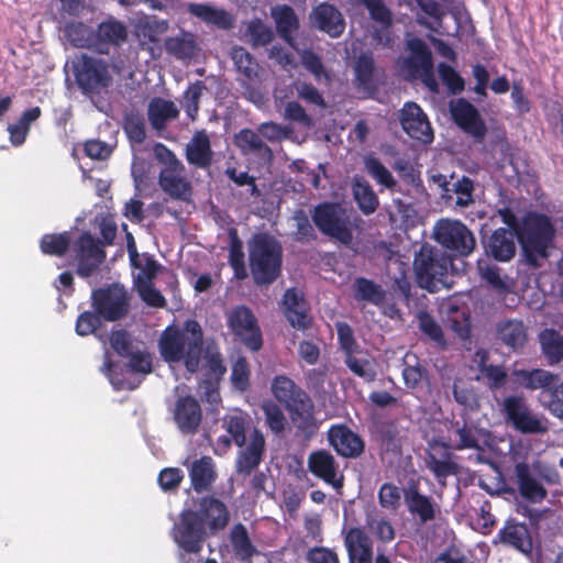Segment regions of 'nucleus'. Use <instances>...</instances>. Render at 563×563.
<instances>
[{
	"label": "nucleus",
	"mask_w": 563,
	"mask_h": 563,
	"mask_svg": "<svg viewBox=\"0 0 563 563\" xmlns=\"http://www.w3.org/2000/svg\"><path fill=\"white\" fill-rule=\"evenodd\" d=\"M202 346V329L196 320L185 322L183 330L166 329L159 340V351L167 362L185 361L190 373L199 368Z\"/></svg>",
	"instance_id": "obj_1"
},
{
	"label": "nucleus",
	"mask_w": 563,
	"mask_h": 563,
	"mask_svg": "<svg viewBox=\"0 0 563 563\" xmlns=\"http://www.w3.org/2000/svg\"><path fill=\"white\" fill-rule=\"evenodd\" d=\"M526 262L537 268L541 260L549 256L548 250L552 246L555 229L545 214L528 213L516 229Z\"/></svg>",
	"instance_id": "obj_2"
},
{
	"label": "nucleus",
	"mask_w": 563,
	"mask_h": 563,
	"mask_svg": "<svg viewBox=\"0 0 563 563\" xmlns=\"http://www.w3.org/2000/svg\"><path fill=\"white\" fill-rule=\"evenodd\" d=\"M283 247L267 233L255 234L249 241L250 269L256 285H271L280 275Z\"/></svg>",
	"instance_id": "obj_3"
},
{
	"label": "nucleus",
	"mask_w": 563,
	"mask_h": 563,
	"mask_svg": "<svg viewBox=\"0 0 563 563\" xmlns=\"http://www.w3.org/2000/svg\"><path fill=\"white\" fill-rule=\"evenodd\" d=\"M319 231L344 245L353 241V230L361 229L362 219L353 210L339 203L324 202L316 206L311 214Z\"/></svg>",
	"instance_id": "obj_4"
},
{
	"label": "nucleus",
	"mask_w": 563,
	"mask_h": 563,
	"mask_svg": "<svg viewBox=\"0 0 563 563\" xmlns=\"http://www.w3.org/2000/svg\"><path fill=\"white\" fill-rule=\"evenodd\" d=\"M155 159L163 166L158 175V185L170 198L184 202L192 200L194 188L186 177V167L164 144L153 146Z\"/></svg>",
	"instance_id": "obj_5"
},
{
	"label": "nucleus",
	"mask_w": 563,
	"mask_h": 563,
	"mask_svg": "<svg viewBox=\"0 0 563 563\" xmlns=\"http://www.w3.org/2000/svg\"><path fill=\"white\" fill-rule=\"evenodd\" d=\"M407 55L399 57L397 65L407 80L420 79L432 92H439V84L433 71L432 53L420 38H410L406 44Z\"/></svg>",
	"instance_id": "obj_6"
},
{
	"label": "nucleus",
	"mask_w": 563,
	"mask_h": 563,
	"mask_svg": "<svg viewBox=\"0 0 563 563\" xmlns=\"http://www.w3.org/2000/svg\"><path fill=\"white\" fill-rule=\"evenodd\" d=\"M451 258L441 250L424 244L415 256L413 271L419 287L430 292L444 285Z\"/></svg>",
	"instance_id": "obj_7"
},
{
	"label": "nucleus",
	"mask_w": 563,
	"mask_h": 563,
	"mask_svg": "<svg viewBox=\"0 0 563 563\" xmlns=\"http://www.w3.org/2000/svg\"><path fill=\"white\" fill-rule=\"evenodd\" d=\"M276 399L291 412L292 422L305 429L312 422L313 404L308 394L286 376H276L272 383Z\"/></svg>",
	"instance_id": "obj_8"
},
{
	"label": "nucleus",
	"mask_w": 563,
	"mask_h": 563,
	"mask_svg": "<svg viewBox=\"0 0 563 563\" xmlns=\"http://www.w3.org/2000/svg\"><path fill=\"white\" fill-rule=\"evenodd\" d=\"M432 236L445 250L461 256L470 255L476 246L471 230L457 220H439L433 228Z\"/></svg>",
	"instance_id": "obj_9"
},
{
	"label": "nucleus",
	"mask_w": 563,
	"mask_h": 563,
	"mask_svg": "<svg viewBox=\"0 0 563 563\" xmlns=\"http://www.w3.org/2000/svg\"><path fill=\"white\" fill-rule=\"evenodd\" d=\"M501 411L506 422L521 433L538 434L548 431L544 421L532 412L523 397H506L501 404Z\"/></svg>",
	"instance_id": "obj_10"
},
{
	"label": "nucleus",
	"mask_w": 563,
	"mask_h": 563,
	"mask_svg": "<svg viewBox=\"0 0 563 563\" xmlns=\"http://www.w3.org/2000/svg\"><path fill=\"white\" fill-rule=\"evenodd\" d=\"M209 537L196 511L186 509L173 528L174 541L187 553H199L203 541Z\"/></svg>",
	"instance_id": "obj_11"
},
{
	"label": "nucleus",
	"mask_w": 563,
	"mask_h": 563,
	"mask_svg": "<svg viewBox=\"0 0 563 563\" xmlns=\"http://www.w3.org/2000/svg\"><path fill=\"white\" fill-rule=\"evenodd\" d=\"M228 324L232 332L252 351L262 347V332L252 310L245 306L232 308L228 314Z\"/></svg>",
	"instance_id": "obj_12"
},
{
	"label": "nucleus",
	"mask_w": 563,
	"mask_h": 563,
	"mask_svg": "<svg viewBox=\"0 0 563 563\" xmlns=\"http://www.w3.org/2000/svg\"><path fill=\"white\" fill-rule=\"evenodd\" d=\"M92 298L99 314L107 320L115 321L128 314L130 296L128 290L119 284L95 290Z\"/></svg>",
	"instance_id": "obj_13"
},
{
	"label": "nucleus",
	"mask_w": 563,
	"mask_h": 563,
	"mask_svg": "<svg viewBox=\"0 0 563 563\" xmlns=\"http://www.w3.org/2000/svg\"><path fill=\"white\" fill-rule=\"evenodd\" d=\"M229 57L239 74L238 80L245 89L247 97L253 100L256 95L253 87L262 79V66L255 57L241 45H233L229 52Z\"/></svg>",
	"instance_id": "obj_14"
},
{
	"label": "nucleus",
	"mask_w": 563,
	"mask_h": 563,
	"mask_svg": "<svg viewBox=\"0 0 563 563\" xmlns=\"http://www.w3.org/2000/svg\"><path fill=\"white\" fill-rule=\"evenodd\" d=\"M308 471L319 479L331 485L338 493L343 488L344 475L334 455L327 450H317L309 454Z\"/></svg>",
	"instance_id": "obj_15"
},
{
	"label": "nucleus",
	"mask_w": 563,
	"mask_h": 563,
	"mask_svg": "<svg viewBox=\"0 0 563 563\" xmlns=\"http://www.w3.org/2000/svg\"><path fill=\"white\" fill-rule=\"evenodd\" d=\"M451 449L453 448L441 439H432L428 442L427 467L439 479L456 475L460 472V466L454 461Z\"/></svg>",
	"instance_id": "obj_16"
},
{
	"label": "nucleus",
	"mask_w": 563,
	"mask_h": 563,
	"mask_svg": "<svg viewBox=\"0 0 563 563\" xmlns=\"http://www.w3.org/2000/svg\"><path fill=\"white\" fill-rule=\"evenodd\" d=\"M450 112L455 123L477 142H482L486 135V125L481 119L477 109L465 99H456L450 102Z\"/></svg>",
	"instance_id": "obj_17"
},
{
	"label": "nucleus",
	"mask_w": 563,
	"mask_h": 563,
	"mask_svg": "<svg viewBox=\"0 0 563 563\" xmlns=\"http://www.w3.org/2000/svg\"><path fill=\"white\" fill-rule=\"evenodd\" d=\"M399 121L404 131L412 139L430 143L433 132L422 109L415 102H406L400 110Z\"/></svg>",
	"instance_id": "obj_18"
},
{
	"label": "nucleus",
	"mask_w": 563,
	"mask_h": 563,
	"mask_svg": "<svg viewBox=\"0 0 563 563\" xmlns=\"http://www.w3.org/2000/svg\"><path fill=\"white\" fill-rule=\"evenodd\" d=\"M195 511L209 536H216L219 531L224 530L230 521L228 507L214 497H202L198 510Z\"/></svg>",
	"instance_id": "obj_19"
},
{
	"label": "nucleus",
	"mask_w": 563,
	"mask_h": 563,
	"mask_svg": "<svg viewBox=\"0 0 563 563\" xmlns=\"http://www.w3.org/2000/svg\"><path fill=\"white\" fill-rule=\"evenodd\" d=\"M110 79L106 64L82 55L76 69V80L84 91H98L107 87Z\"/></svg>",
	"instance_id": "obj_20"
},
{
	"label": "nucleus",
	"mask_w": 563,
	"mask_h": 563,
	"mask_svg": "<svg viewBox=\"0 0 563 563\" xmlns=\"http://www.w3.org/2000/svg\"><path fill=\"white\" fill-rule=\"evenodd\" d=\"M93 13L91 0H73V45L92 44L95 32L90 23L93 21Z\"/></svg>",
	"instance_id": "obj_21"
},
{
	"label": "nucleus",
	"mask_w": 563,
	"mask_h": 563,
	"mask_svg": "<svg viewBox=\"0 0 563 563\" xmlns=\"http://www.w3.org/2000/svg\"><path fill=\"white\" fill-rule=\"evenodd\" d=\"M264 452L265 438L258 429H253L238 454L236 473L244 477L249 476L261 464Z\"/></svg>",
	"instance_id": "obj_22"
},
{
	"label": "nucleus",
	"mask_w": 563,
	"mask_h": 563,
	"mask_svg": "<svg viewBox=\"0 0 563 563\" xmlns=\"http://www.w3.org/2000/svg\"><path fill=\"white\" fill-rule=\"evenodd\" d=\"M158 271V265L152 258L146 257L144 266L139 269L134 276V285L136 290L144 302L154 308H164L166 300L158 289L153 285Z\"/></svg>",
	"instance_id": "obj_23"
},
{
	"label": "nucleus",
	"mask_w": 563,
	"mask_h": 563,
	"mask_svg": "<svg viewBox=\"0 0 563 563\" xmlns=\"http://www.w3.org/2000/svg\"><path fill=\"white\" fill-rule=\"evenodd\" d=\"M328 440L334 450L344 457L355 459L364 452V441L346 426H333L328 432Z\"/></svg>",
	"instance_id": "obj_24"
},
{
	"label": "nucleus",
	"mask_w": 563,
	"mask_h": 563,
	"mask_svg": "<svg viewBox=\"0 0 563 563\" xmlns=\"http://www.w3.org/2000/svg\"><path fill=\"white\" fill-rule=\"evenodd\" d=\"M404 498L409 514L423 526L437 518L439 506L429 496L422 495L418 487L412 485L404 490Z\"/></svg>",
	"instance_id": "obj_25"
},
{
	"label": "nucleus",
	"mask_w": 563,
	"mask_h": 563,
	"mask_svg": "<svg viewBox=\"0 0 563 563\" xmlns=\"http://www.w3.org/2000/svg\"><path fill=\"white\" fill-rule=\"evenodd\" d=\"M104 258L99 241L90 234H84L78 242L77 274L82 277L92 275Z\"/></svg>",
	"instance_id": "obj_26"
},
{
	"label": "nucleus",
	"mask_w": 563,
	"mask_h": 563,
	"mask_svg": "<svg viewBox=\"0 0 563 563\" xmlns=\"http://www.w3.org/2000/svg\"><path fill=\"white\" fill-rule=\"evenodd\" d=\"M164 48L179 60L196 59L201 51L197 35L184 30L176 35L166 37Z\"/></svg>",
	"instance_id": "obj_27"
},
{
	"label": "nucleus",
	"mask_w": 563,
	"mask_h": 563,
	"mask_svg": "<svg viewBox=\"0 0 563 563\" xmlns=\"http://www.w3.org/2000/svg\"><path fill=\"white\" fill-rule=\"evenodd\" d=\"M516 483L520 495L529 501L539 503L548 493L536 476L534 470L527 463L515 466Z\"/></svg>",
	"instance_id": "obj_28"
},
{
	"label": "nucleus",
	"mask_w": 563,
	"mask_h": 563,
	"mask_svg": "<svg viewBox=\"0 0 563 563\" xmlns=\"http://www.w3.org/2000/svg\"><path fill=\"white\" fill-rule=\"evenodd\" d=\"M185 156L190 165L198 168H208L213 159L210 136L206 130L196 131L187 143Z\"/></svg>",
	"instance_id": "obj_29"
},
{
	"label": "nucleus",
	"mask_w": 563,
	"mask_h": 563,
	"mask_svg": "<svg viewBox=\"0 0 563 563\" xmlns=\"http://www.w3.org/2000/svg\"><path fill=\"white\" fill-rule=\"evenodd\" d=\"M187 11L203 23L219 30L229 31L234 26V16L223 8L208 3H189Z\"/></svg>",
	"instance_id": "obj_30"
},
{
	"label": "nucleus",
	"mask_w": 563,
	"mask_h": 563,
	"mask_svg": "<svg viewBox=\"0 0 563 563\" xmlns=\"http://www.w3.org/2000/svg\"><path fill=\"white\" fill-rule=\"evenodd\" d=\"M284 312L289 323L299 330H306L311 323L303 296L295 288L287 289L283 298Z\"/></svg>",
	"instance_id": "obj_31"
},
{
	"label": "nucleus",
	"mask_w": 563,
	"mask_h": 563,
	"mask_svg": "<svg viewBox=\"0 0 563 563\" xmlns=\"http://www.w3.org/2000/svg\"><path fill=\"white\" fill-rule=\"evenodd\" d=\"M201 409L190 396L179 398L174 410V419L183 433H195L201 422Z\"/></svg>",
	"instance_id": "obj_32"
},
{
	"label": "nucleus",
	"mask_w": 563,
	"mask_h": 563,
	"mask_svg": "<svg viewBox=\"0 0 563 563\" xmlns=\"http://www.w3.org/2000/svg\"><path fill=\"white\" fill-rule=\"evenodd\" d=\"M312 23L332 37L340 36L345 23L341 12L329 3H321L311 12Z\"/></svg>",
	"instance_id": "obj_33"
},
{
	"label": "nucleus",
	"mask_w": 563,
	"mask_h": 563,
	"mask_svg": "<svg viewBox=\"0 0 563 563\" xmlns=\"http://www.w3.org/2000/svg\"><path fill=\"white\" fill-rule=\"evenodd\" d=\"M274 36L272 26L261 18H253L241 22L240 38L252 48L267 46L272 43Z\"/></svg>",
	"instance_id": "obj_34"
},
{
	"label": "nucleus",
	"mask_w": 563,
	"mask_h": 563,
	"mask_svg": "<svg viewBox=\"0 0 563 563\" xmlns=\"http://www.w3.org/2000/svg\"><path fill=\"white\" fill-rule=\"evenodd\" d=\"M516 232L507 229H497L489 236L487 244V254L499 262L510 261L517 250Z\"/></svg>",
	"instance_id": "obj_35"
},
{
	"label": "nucleus",
	"mask_w": 563,
	"mask_h": 563,
	"mask_svg": "<svg viewBox=\"0 0 563 563\" xmlns=\"http://www.w3.org/2000/svg\"><path fill=\"white\" fill-rule=\"evenodd\" d=\"M271 16L275 22L279 36L297 49L294 33L299 29V20L294 9L287 4H277L271 9Z\"/></svg>",
	"instance_id": "obj_36"
},
{
	"label": "nucleus",
	"mask_w": 563,
	"mask_h": 563,
	"mask_svg": "<svg viewBox=\"0 0 563 563\" xmlns=\"http://www.w3.org/2000/svg\"><path fill=\"white\" fill-rule=\"evenodd\" d=\"M501 543L515 548L516 550L529 554L532 551V537L525 523L508 520L505 527L499 531Z\"/></svg>",
	"instance_id": "obj_37"
},
{
	"label": "nucleus",
	"mask_w": 563,
	"mask_h": 563,
	"mask_svg": "<svg viewBox=\"0 0 563 563\" xmlns=\"http://www.w3.org/2000/svg\"><path fill=\"white\" fill-rule=\"evenodd\" d=\"M179 110L172 100L159 97L153 98L147 107V118L151 126L156 131L166 129L167 122L178 117Z\"/></svg>",
	"instance_id": "obj_38"
},
{
	"label": "nucleus",
	"mask_w": 563,
	"mask_h": 563,
	"mask_svg": "<svg viewBox=\"0 0 563 563\" xmlns=\"http://www.w3.org/2000/svg\"><path fill=\"white\" fill-rule=\"evenodd\" d=\"M234 144L243 154H255L268 162L273 159L272 148L263 141L260 133L251 129H243L236 133Z\"/></svg>",
	"instance_id": "obj_39"
},
{
	"label": "nucleus",
	"mask_w": 563,
	"mask_h": 563,
	"mask_svg": "<svg viewBox=\"0 0 563 563\" xmlns=\"http://www.w3.org/2000/svg\"><path fill=\"white\" fill-rule=\"evenodd\" d=\"M189 476L195 492L208 490L217 478L213 460L210 456L195 460L189 468Z\"/></svg>",
	"instance_id": "obj_40"
},
{
	"label": "nucleus",
	"mask_w": 563,
	"mask_h": 563,
	"mask_svg": "<svg viewBox=\"0 0 563 563\" xmlns=\"http://www.w3.org/2000/svg\"><path fill=\"white\" fill-rule=\"evenodd\" d=\"M496 334L505 345L517 350L527 342V329L521 320L509 319L498 322Z\"/></svg>",
	"instance_id": "obj_41"
},
{
	"label": "nucleus",
	"mask_w": 563,
	"mask_h": 563,
	"mask_svg": "<svg viewBox=\"0 0 563 563\" xmlns=\"http://www.w3.org/2000/svg\"><path fill=\"white\" fill-rule=\"evenodd\" d=\"M169 30L167 20H159L154 15H144L137 20L134 32L140 41L155 43L159 36Z\"/></svg>",
	"instance_id": "obj_42"
},
{
	"label": "nucleus",
	"mask_w": 563,
	"mask_h": 563,
	"mask_svg": "<svg viewBox=\"0 0 563 563\" xmlns=\"http://www.w3.org/2000/svg\"><path fill=\"white\" fill-rule=\"evenodd\" d=\"M449 430L451 433L457 437V442L452 445L454 450H477L481 448L479 440L483 435V430L476 428L475 426L468 424L466 422L455 421L451 422V428Z\"/></svg>",
	"instance_id": "obj_43"
},
{
	"label": "nucleus",
	"mask_w": 563,
	"mask_h": 563,
	"mask_svg": "<svg viewBox=\"0 0 563 563\" xmlns=\"http://www.w3.org/2000/svg\"><path fill=\"white\" fill-rule=\"evenodd\" d=\"M230 542L234 555L240 561H250L255 554H257V550L252 543L247 529L242 523H236L232 527L230 531Z\"/></svg>",
	"instance_id": "obj_44"
},
{
	"label": "nucleus",
	"mask_w": 563,
	"mask_h": 563,
	"mask_svg": "<svg viewBox=\"0 0 563 563\" xmlns=\"http://www.w3.org/2000/svg\"><path fill=\"white\" fill-rule=\"evenodd\" d=\"M353 288L354 298L357 301L382 306L386 300V290L380 285L365 277L356 278Z\"/></svg>",
	"instance_id": "obj_45"
},
{
	"label": "nucleus",
	"mask_w": 563,
	"mask_h": 563,
	"mask_svg": "<svg viewBox=\"0 0 563 563\" xmlns=\"http://www.w3.org/2000/svg\"><path fill=\"white\" fill-rule=\"evenodd\" d=\"M352 190L354 199L363 213L372 214L376 211L379 205L378 198L366 180L355 177L353 179Z\"/></svg>",
	"instance_id": "obj_46"
},
{
	"label": "nucleus",
	"mask_w": 563,
	"mask_h": 563,
	"mask_svg": "<svg viewBox=\"0 0 563 563\" xmlns=\"http://www.w3.org/2000/svg\"><path fill=\"white\" fill-rule=\"evenodd\" d=\"M541 350L550 365L563 360V335L553 329H545L539 335Z\"/></svg>",
	"instance_id": "obj_47"
},
{
	"label": "nucleus",
	"mask_w": 563,
	"mask_h": 563,
	"mask_svg": "<svg viewBox=\"0 0 563 563\" xmlns=\"http://www.w3.org/2000/svg\"><path fill=\"white\" fill-rule=\"evenodd\" d=\"M516 376L519 378L521 384L531 390L534 389H548L556 383L559 376L552 374L545 369H532V371H517Z\"/></svg>",
	"instance_id": "obj_48"
},
{
	"label": "nucleus",
	"mask_w": 563,
	"mask_h": 563,
	"mask_svg": "<svg viewBox=\"0 0 563 563\" xmlns=\"http://www.w3.org/2000/svg\"><path fill=\"white\" fill-rule=\"evenodd\" d=\"M453 397L455 401L468 411L481 409V396L466 380L456 378L453 384Z\"/></svg>",
	"instance_id": "obj_49"
},
{
	"label": "nucleus",
	"mask_w": 563,
	"mask_h": 563,
	"mask_svg": "<svg viewBox=\"0 0 563 563\" xmlns=\"http://www.w3.org/2000/svg\"><path fill=\"white\" fill-rule=\"evenodd\" d=\"M355 80L358 87L364 89L372 88L376 71L373 54L369 52L362 53L353 64Z\"/></svg>",
	"instance_id": "obj_50"
},
{
	"label": "nucleus",
	"mask_w": 563,
	"mask_h": 563,
	"mask_svg": "<svg viewBox=\"0 0 563 563\" xmlns=\"http://www.w3.org/2000/svg\"><path fill=\"white\" fill-rule=\"evenodd\" d=\"M97 37L100 42L120 46L128 38V27L117 20H107L99 24Z\"/></svg>",
	"instance_id": "obj_51"
},
{
	"label": "nucleus",
	"mask_w": 563,
	"mask_h": 563,
	"mask_svg": "<svg viewBox=\"0 0 563 563\" xmlns=\"http://www.w3.org/2000/svg\"><path fill=\"white\" fill-rule=\"evenodd\" d=\"M365 523L367 529L383 543H389L396 537L391 522L386 518L379 517L375 509L367 510Z\"/></svg>",
	"instance_id": "obj_52"
},
{
	"label": "nucleus",
	"mask_w": 563,
	"mask_h": 563,
	"mask_svg": "<svg viewBox=\"0 0 563 563\" xmlns=\"http://www.w3.org/2000/svg\"><path fill=\"white\" fill-rule=\"evenodd\" d=\"M70 247V233H47L41 238L40 249L43 254L63 256Z\"/></svg>",
	"instance_id": "obj_53"
},
{
	"label": "nucleus",
	"mask_w": 563,
	"mask_h": 563,
	"mask_svg": "<svg viewBox=\"0 0 563 563\" xmlns=\"http://www.w3.org/2000/svg\"><path fill=\"white\" fill-rule=\"evenodd\" d=\"M448 313V328L452 330L462 342L471 344V323L468 316L456 306H450Z\"/></svg>",
	"instance_id": "obj_54"
},
{
	"label": "nucleus",
	"mask_w": 563,
	"mask_h": 563,
	"mask_svg": "<svg viewBox=\"0 0 563 563\" xmlns=\"http://www.w3.org/2000/svg\"><path fill=\"white\" fill-rule=\"evenodd\" d=\"M420 330L441 350L445 351L450 347V342L445 339L442 328L427 312L418 314Z\"/></svg>",
	"instance_id": "obj_55"
},
{
	"label": "nucleus",
	"mask_w": 563,
	"mask_h": 563,
	"mask_svg": "<svg viewBox=\"0 0 563 563\" xmlns=\"http://www.w3.org/2000/svg\"><path fill=\"white\" fill-rule=\"evenodd\" d=\"M344 544L347 553L372 552L373 542L364 529L350 528L344 532Z\"/></svg>",
	"instance_id": "obj_56"
},
{
	"label": "nucleus",
	"mask_w": 563,
	"mask_h": 563,
	"mask_svg": "<svg viewBox=\"0 0 563 563\" xmlns=\"http://www.w3.org/2000/svg\"><path fill=\"white\" fill-rule=\"evenodd\" d=\"M49 12L58 23L63 37L70 41V0H51Z\"/></svg>",
	"instance_id": "obj_57"
},
{
	"label": "nucleus",
	"mask_w": 563,
	"mask_h": 563,
	"mask_svg": "<svg viewBox=\"0 0 563 563\" xmlns=\"http://www.w3.org/2000/svg\"><path fill=\"white\" fill-rule=\"evenodd\" d=\"M123 130L128 139L133 143L141 144L146 139L144 118L139 112H125L123 118Z\"/></svg>",
	"instance_id": "obj_58"
},
{
	"label": "nucleus",
	"mask_w": 563,
	"mask_h": 563,
	"mask_svg": "<svg viewBox=\"0 0 563 563\" xmlns=\"http://www.w3.org/2000/svg\"><path fill=\"white\" fill-rule=\"evenodd\" d=\"M364 166L366 172L380 185L388 189H394L397 181L391 173L382 164V162L371 155L364 157Z\"/></svg>",
	"instance_id": "obj_59"
},
{
	"label": "nucleus",
	"mask_w": 563,
	"mask_h": 563,
	"mask_svg": "<svg viewBox=\"0 0 563 563\" xmlns=\"http://www.w3.org/2000/svg\"><path fill=\"white\" fill-rule=\"evenodd\" d=\"M207 90L205 84L200 80L191 84L183 97V108L190 120H196L199 111V101L202 93Z\"/></svg>",
	"instance_id": "obj_60"
},
{
	"label": "nucleus",
	"mask_w": 563,
	"mask_h": 563,
	"mask_svg": "<svg viewBox=\"0 0 563 563\" xmlns=\"http://www.w3.org/2000/svg\"><path fill=\"white\" fill-rule=\"evenodd\" d=\"M222 427L231 435L234 443L242 448L246 441V418L242 415H228L222 419Z\"/></svg>",
	"instance_id": "obj_61"
},
{
	"label": "nucleus",
	"mask_w": 563,
	"mask_h": 563,
	"mask_svg": "<svg viewBox=\"0 0 563 563\" xmlns=\"http://www.w3.org/2000/svg\"><path fill=\"white\" fill-rule=\"evenodd\" d=\"M294 225L296 228L294 238L298 242H306L316 239L314 229L309 221V217L302 210H296L291 217Z\"/></svg>",
	"instance_id": "obj_62"
},
{
	"label": "nucleus",
	"mask_w": 563,
	"mask_h": 563,
	"mask_svg": "<svg viewBox=\"0 0 563 563\" xmlns=\"http://www.w3.org/2000/svg\"><path fill=\"white\" fill-rule=\"evenodd\" d=\"M265 413L266 423L274 433L284 431L287 423L286 417L282 409L273 401H266L262 405Z\"/></svg>",
	"instance_id": "obj_63"
},
{
	"label": "nucleus",
	"mask_w": 563,
	"mask_h": 563,
	"mask_svg": "<svg viewBox=\"0 0 563 563\" xmlns=\"http://www.w3.org/2000/svg\"><path fill=\"white\" fill-rule=\"evenodd\" d=\"M257 132L262 137L266 139L269 142H280L283 140L289 139L292 129L287 125H282L276 122L269 121L264 122L258 125Z\"/></svg>",
	"instance_id": "obj_64"
}]
</instances>
